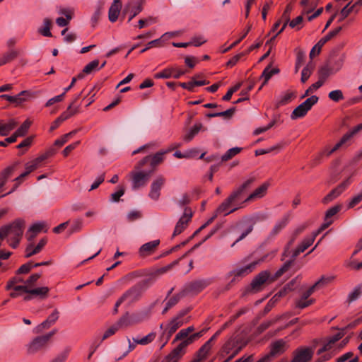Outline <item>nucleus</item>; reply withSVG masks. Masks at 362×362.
Segmentation results:
<instances>
[{
	"label": "nucleus",
	"mask_w": 362,
	"mask_h": 362,
	"mask_svg": "<svg viewBox=\"0 0 362 362\" xmlns=\"http://www.w3.org/2000/svg\"><path fill=\"white\" fill-rule=\"evenodd\" d=\"M21 275L16 273V276L7 282L6 290L11 291L10 297L14 298L26 294L24 300H29L34 296L45 293L43 287L34 288L37 280L42 276V274H32L27 279H24Z\"/></svg>",
	"instance_id": "f257e3e1"
},
{
	"label": "nucleus",
	"mask_w": 362,
	"mask_h": 362,
	"mask_svg": "<svg viewBox=\"0 0 362 362\" xmlns=\"http://www.w3.org/2000/svg\"><path fill=\"white\" fill-rule=\"evenodd\" d=\"M255 182V177H250L241 184L237 189H235L230 195L217 208L216 213L218 214H223L224 216L234 212L239 207L231 208L232 205L241 199L242 194L250 187L252 184ZM241 206H240V208Z\"/></svg>",
	"instance_id": "f03ea898"
},
{
	"label": "nucleus",
	"mask_w": 362,
	"mask_h": 362,
	"mask_svg": "<svg viewBox=\"0 0 362 362\" xmlns=\"http://www.w3.org/2000/svg\"><path fill=\"white\" fill-rule=\"evenodd\" d=\"M291 267V262H286L274 275H271L269 271H263L259 273L251 283V288L254 292H258L262 289L266 283H272L278 279Z\"/></svg>",
	"instance_id": "7ed1b4c3"
},
{
	"label": "nucleus",
	"mask_w": 362,
	"mask_h": 362,
	"mask_svg": "<svg viewBox=\"0 0 362 362\" xmlns=\"http://www.w3.org/2000/svg\"><path fill=\"white\" fill-rule=\"evenodd\" d=\"M245 346L238 336H230L224 343L220 351L222 357L227 356L224 362H228L233 358Z\"/></svg>",
	"instance_id": "20e7f679"
},
{
	"label": "nucleus",
	"mask_w": 362,
	"mask_h": 362,
	"mask_svg": "<svg viewBox=\"0 0 362 362\" xmlns=\"http://www.w3.org/2000/svg\"><path fill=\"white\" fill-rule=\"evenodd\" d=\"M24 227V221L18 219L10 226L1 228L0 230H3V233H5V237L8 238L10 245L16 247L23 235Z\"/></svg>",
	"instance_id": "39448f33"
},
{
	"label": "nucleus",
	"mask_w": 362,
	"mask_h": 362,
	"mask_svg": "<svg viewBox=\"0 0 362 362\" xmlns=\"http://www.w3.org/2000/svg\"><path fill=\"white\" fill-rule=\"evenodd\" d=\"M259 262H252L247 265L237 267L227 274V279H230L228 286H230L239 281L243 277L252 273L257 267Z\"/></svg>",
	"instance_id": "423d86ee"
},
{
	"label": "nucleus",
	"mask_w": 362,
	"mask_h": 362,
	"mask_svg": "<svg viewBox=\"0 0 362 362\" xmlns=\"http://www.w3.org/2000/svg\"><path fill=\"white\" fill-rule=\"evenodd\" d=\"M151 316V310L145 308L129 315L127 313L119 318V323L127 325V327L141 323L148 320Z\"/></svg>",
	"instance_id": "0eeeda50"
},
{
	"label": "nucleus",
	"mask_w": 362,
	"mask_h": 362,
	"mask_svg": "<svg viewBox=\"0 0 362 362\" xmlns=\"http://www.w3.org/2000/svg\"><path fill=\"white\" fill-rule=\"evenodd\" d=\"M16 167L17 164H14L13 165L6 168L0 173V197H2L8 194L11 193L22 182L21 180L15 181L16 184L13 186V187H12L9 191L6 192V187H5L6 183L8 179L13 175L14 171L16 170Z\"/></svg>",
	"instance_id": "6e6552de"
},
{
	"label": "nucleus",
	"mask_w": 362,
	"mask_h": 362,
	"mask_svg": "<svg viewBox=\"0 0 362 362\" xmlns=\"http://www.w3.org/2000/svg\"><path fill=\"white\" fill-rule=\"evenodd\" d=\"M168 152H169V151H160L156 153L155 154L145 156L137 163L135 168L142 169L146 164L149 163L151 168L154 170L158 165L163 162L165 159V155Z\"/></svg>",
	"instance_id": "1a4fd4ad"
},
{
	"label": "nucleus",
	"mask_w": 362,
	"mask_h": 362,
	"mask_svg": "<svg viewBox=\"0 0 362 362\" xmlns=\"http://www.w3.org/2000/svg\"><path fill=\"white\" fill-rule=\"evenodd\" d=\"M81 94L76 95L74 100L69 105L66 110L64 111L59 117H57L55 119V121L51 124L49 128V130L51 132L56 129L62 122L78 112L79 105H76V101L78 100Z\"/></svg>",
	"instance_id": "9d476101"
},
{
	"label": "nucleus",
	"mask_w": 362,
	"mask_h": 362,
	"mask_svg": "<svg viewBox=\"0 0 362 362\" xmlns=\"http://www.w3.org/2000/svg\"><path fill=\"white\" fill-rule=\"evenodd\" d=\"M318 100L319 98L316 95H312L307 98L293 110L291 118L296 119L305 117L312 107L317 103Z\"/></svg>",
	"instance_id": "9b49d317"
},
{
	"label": "nucleus",
	"mask_w": 362,
	"mask_h": 362,
	"mask_svg": "<svg viewBox=\"0 0 362 362\" xmlns=\"http://www.w3.org/2000/svg\"><path fill=\"white\" fill-rule=\"evenodd\" d=\"M132 188L137 189L146 185L151 177V172H144L136 169L131 173Z\"/></svg>",
	"instance_id": "f8f14e48"
},
{
	"label": "nucleus",
	"mask_w": 362,
	"mask_h": 362,
	"mask_svg": "<svg viewBox=\"0 0 362 362\" xmlns=\"http://www.w3.org/2000/svg\"><path fill=\"white\" fill-rule=\"evenodd\" d=\"M166 182L163 175L157 176L151 182L148 197L153 201H158L160 196V191Z\"/></svg>",
	"instance_id": "ddd939ff"
},
{
	"label": "nucleus",
	"mask_w": 362,
	"mask_h": 362,
	"mask_svg": "<svg viewBox=\"0 0 362 362\" xmlns=\"http://www.w3.org/2000/svg\"><path fill=\"white\" fill-rule=\"evenodd\" d=\"M45 156L42 155L35 159L28 162L25 164V172L20 175L18 177H16L14 181H23V179L31 172L38 169L40 167H42L45 163Z\"/></svg>",
	"instance_id": "4468645a"
},
{
	"label": "nucleus",
	"mask_w": 362,
	"mask_h": 362,
	"mask_svg": "<svg viewBox=\"0 0 362 362\" xmlns=\"http://www.w3.org/2000/svg\"><path fill=\"white\" fill-rule=\"evenodd\" d=\"M318 233H313L310 235L305 237L298 247L293 251L291 255L292 259L290 261L291 264L300 253L303 252L308 249L314 242Z\"/></svg>",
	"instance_id": "2eb2a0df"
},
{
	"label": "nucleus",
	"mask_w": 362,
	"mask_h": 362,
	"mask_svg": "<svg viewBox=\"0 0 362 362\" xmlns=\"http://www.w3.org/2000/svg\"><path fill=\"white\" fill-rule=\"evenodd\" d=\"M267 217L268 216L266 214H256L252 219L247 220L246 229L242 233L240 236L231 245V247H233L236 243L245 238L249 233H250L252 231L254 224L256 221L265 220L267 218Z\"/></svg>",
	"instance_id": "dca6fc26"
},
{
	"label": "nucleus",
	"mask_w": 362,
	"mask_h": 362,
	"mask_svg": "<svg viewBox=\"0 0 362 362\" xmlns=\"http://www.w3.org/2000/svg\"><path fill=\"white\" fill-rule=\"evenodd\" d=\"M350 178H348L346 180H344L336 188L332 189L327 196H325L322 199V202L324 204H327L329 202L334 199L335 198H337V197H339L346 189V187L350 185Z\"/></svg>",
	"instance_id": "f3484780"
},
{
	"label": "nucleus",
	"mask_w": 362,
	"mask_h": 362,
	"mask_svg": "<svg viewBox=\"0 0 362 362\" xmlns=\"http://www.w3.org/2000/svg\"><path fill=\"white\" fill-rule=\"evenodd\" d=\"M142 293L141 289L139 286H134L126 291L121 297L120 301L131 304L139 299Z\"/></svg>",
	"instance_id": "a211bd4d"
},
{
	"label": "nucleus",
	"mask_w": 362,
	"mask_h": 362,
	"mask_svg": "<svg viewBox=\"0 0 362 362\" xmlns=\"http://www.w3.org/2000/svg\"><path fill=\"white\" fill-rule=\"evenodd\" d=\"M191 218V211L188 209H185L184 214L180 217L175 226L173 237L180 235L187 228Z\"/></svg>",
	"instance_id": "6ab92c4d"
},
{
	"label": "nucleus",
	"mask_w": 362,
	"mask_h": 362,
	"mask_svg": "<svg viewBox=\"0 0 362 362\" xmlns=\"http://www.w3.org/2000/svg\"><path fill=\"white\" fill-rule=\"evenodd\" d=\"M218 337V333H215L204 345L201 346L197 352L198 360H194L192 362H199L206 358L210 352L214 341Z\"/></svg>",
	"instance_id": "aec40b11"
},
{
	"label": "nucleus",
	"mask_w": 362,
	"mask_h": 362,
	"mask_svg": "<svg viewBox=\"0 0 362 362\" xmlns=\"http://www.w3.org/2000/svg\"><path fill=\"white\" fill-rule=\"evenodd\" d=\"M207 331V329H203L200 332L197 333H194L191 334L188 338L185 339L183 341H181L177 347H175L177 351H179L182 355L185 353L186 348L192 344L194 341L197 340L199 338L202 337L205 332Z\"/></svg>",
	"instance_id": "412c9836"
},
{
	"label": "nucleus",
	"mask_w": 362,
	"mask_h": 362,
	"mask_svg": "<svg viewBox=\"0 0 362 362\" xmlns=\"http://www.w3.org/2000/svg\"><path fill=\"white\" fill-rule=\"evenodd\" d=\"M362 130V124H359L354 127L352 129H351L348 133L344 134L343 137L341 139V140L336 144V145L327 153V156H329L332 153H334L335 151L339 149L344 143H346L347 141H349L354 135L357 134L358 132Z\"/></svg>",
	"instance_id": "4be33fe9"
},
{
	"label": "nucleus",
	"mask_w": 362,
	"mask_h": 362,
	"mask_svg": "<svg viewBox=\"0 0 362 362\" xmlns=\"http://www.w3.org/2000/svg\"><path fill=\"white\" fill-rule=\"evenodd\" d=\"M185 312H181L176 317L173 318L167 325L166 332L170 335L175 333L182 325L186 323L187 321H185L182 317L185 315Z\"/></svg>",
	"instance_id": "5701e85b"
},
{
	"label": "nucleus",
	"mask_w": 362,
	"mask_h": 362,
	"mask_svg": "<svg viewBox=\"0 0 362 362\" xmlns=\"http://www.w3.org/2000/svg\"><path fill=\"white\" fill-rule=\"evenodd\" d=\"M288 348V341L284 339H279L271 344L269 354L272 357L281 355Z\"/></svg>",
	"instance_id": "b1692460"
},
{
	"label": "nucleus",
	"mask_w": 362,
	"mask_h": 362,
	"mask_svg": "<svg viewBox=\"0 0 362 362\" xmlns=\"http://www.w3.org/2000/svg\"><path fill=\"white\" fill-rule=\"evenodd\" d=\"M45 345V337L44 335L38 336L33 339L28 346V353L34 354L42 350Z\"/></svg>",
	"instance_id": "393cba45"
},
{
	"label": "nucleus",
	"mask_w": 362,
	"mask_h": 362,
	"mask_svg": "<svg viewBox=\"0 0 362 362\" xmlns=\"http://www.w3.org/2000/svg\"><path fill=\"white\" fill-rule=\"evenodd\" d=\"M160 244L159 240H155L148 243H146L141 246L139 250V254L141 257H147L153 253L157 250L158 245Z\"/></svg>",
	"instance_id": "a878e982"
},
{
	"label": "nucleus",
	"mask_w": 362,
	"mask_h": 362,
	"mask_svg": "<svg viewBox=\"0 0 362 362\" xmlns=\"http://www.w3.org/2000/svg\"><path fill=\"white\" fill-rule=\"evenodd\" d=\"M268 184H263L259 187H257L252 193H251L243 202V203L245 202H252L254 200L262 198L265 196L267 192L268 189Z\"/></svg>",
	"instance_id": "bb28decb"
},
{
	"label": "nucleus",
	"mask_w": 362,
	"mask_h": 362,
	"mask_svg": "<svg viewBox=\"0 0 362 362\" xmlns=\"http://www.w3.org/2000/svg\"><path fill=\"white\" fill-rule=\"evenodd\" d=\"M211 284V279H198L190 283L189 289L192 291L199 293Z\"/></svg>",
	"instance_id": "cd10ccee"
},
{
	"label": "nucleus",
	"mask_w": 362,
	"mask_h": 362,
	"mask_svg": "<svg viewBox=\"0 0 362 362\" xmlns=\"http://www.w3.org/2000/svg\"><path fill=\"white\" fill-rule=\"evenodd\" d=\"M121 8L122 4L120 0H114L108 12V18L110 21L113 23L117 20Z\"/></svg>",
	"instance_id": "c85d7f7f"
},
{
	"label": "nucleus",
	"mask_w": 362,
	"mask_h": 362,
	"mask_svg": "<svg viewBox=\"0 0 362 362\" xmlns=\"http://www.w3.org/2000/svg\"><path fill=\"white\" fill-rule=\"evenodd\" d=\"M45 228L43 222L35 223L32 225L26 233L28 241H32Z\"/></svg>",
	"instance_id": "c756f323"
},
{
	"label": "nucleus",
	"mask_w": 362,
	"mask_h": 362,
	"mask_svg": "<svg viewBox=\"0 0 362 362\" xmlns=\"http://www.w3.org/2000/svg\"><path fill=\"white\" fill-rule=\"evenodd\" d=\"M16 126V123L13 120H10L8 122L0 121V135H8L9 132L15 128Z\"/></svg>",
	"instance_id": "7c9ffc66"
},
{
	"label": "nucleus",
	"mask_w": 362,
	"mask_h": 362,
	"mask_svg": "<svg viewBox=\"0 0 362 362\" xmlns=\"http://www.w3.org/2000/svg\"><path fill=\"white\" fill-rule=\"evenodd\" d=\"M279 69L277 68H271V66H267L263 71L261 78H264L262 86L265 85L268 81L272 78L274 74H278Z\"/></svg>",
	"instance_id": "2f4dec72"
},
{
	"label": "nucleus",
	"mask_w": 362,
	"mask_h": 362,
	"mask_svg": "<svg viewBox=\"0 0 362 362\" xmlns=\"http://www.w3.org/2000/svg\"><path fill=\"white\" fill-rule=\"evenodd\" d=\"M18 55V52L16 50H11L0 57V66L6 64L14 59Z\"/></svg>",
	"instance_id": "473e14b6"
},
{
	"label": "nucleus",
	"mask_w": 362,
	"mask_h": 362,
	"mask_svg": "<svg viewBox=\"0 0 362 362\" xmlns=\"http://www.w3.org/2000/svg\"><path fill=\"white\" fill-rule=\"evenodd\" d=\"M127 325L124 324L119 323V320L112 326H111L110 328H108L104 333L102 340H105L110 337V336L115 334V332L122 327H127Z\"/></svg>",
	"instance_id": "72a5a7b5"
},
{
	"label": "nucleus",
	"mask_w": 362,
	"mask_h": 362,
	"mask_svg": "<svg viewBox=\"0 0 362 362\" xmlns=\"http://www.w3.org/2000/svg\"><path fill=\"white\" fill-rule=\"evenodd\" d=\"M44 247V240H41L40 243L34 246L30 244L26 248V257H29L33 255L38 253Z\"/></svg>",
	"instance_id": "f704fd0d"
},
{
	"label": "nucleus",
	"mask_w": 362,
	"mask_h": 362,
	"mask_svg": "<svg viewBox=\"0 0 362 362\" xmlns=\"http://www.w3.org/2000/svg\"><path fill=\"white\" fill-rule=\"evenodd\" d=\"M342 335L340 333L333 336L329 339L327 343H326L321 349L318 350L317 354H321L322 353L329 350L332 348V345L339 341Z\"/></svg>",
	"instance_id": "c9c22d12"
},
{
	"label": "nucleus",
	"mask_w": 362,
	"mask_h": 362,
	"mask_svg": "<svg viewBox=\"0 0 362 362\" xmlns=\"http://www.w3.org/2000/svg\"><path fill=\"white\" fill-rule=\"evenodd\" d=\"M293 98V93L292 92L287 91L284 93L276 101V107L278 108L289 103L292 100Z\"/></svg>",
	"instance_id": "e433bc0d"
},
{
	"label": "nucleus",
	"mask_w": 362,
	"mask_h": 362,
	"mask_svg": "<svg viewBox=\"0 0 362 362\" xmlns=\"http://www.w3.org/2000/svg\"><path fill=\"white\" fill-rule=\"evenodd\" d=\"M202 124H194L190 129L189 132L187 133L184 136V138H183L184 140L185 141H187V142L191 141L199 133V132L202 129Z\"/></svg>",
	"instance_id": "4c0bfd02"
},
{
	"label": "nucleus",
	"mask_w": 362,
	"mask_h": 362,
	"mask_svg": "<svg viewBox=\"0 0 362 362\" xmlns=\"http://www.w3.org/2000/svg\"><path fill=\"white\" fill-rule=\"evenodd\" d=\"M30 97H31V93L28 90H23L19 94L13 96L12 103L20 105L24 101H26Z\"/></svg>",
	"instance_id": "58836bf2"
},
{
	"label": "nucleus",
	"mask_w": 362,
	"mask_h": 362,
	"mask_svg": "<svg viewBox=\"0 0 362 362\" xmlns=\"http://www.w3.org/2000/svg\"><path fill=\"white\" fill-rule=\"evenodd\" d=\"M175 71V68L174 66L168 67L163 71L158 72L154 74V78H170L172 77L173 72Z\"/></svg>",
	"instance_id": "ea45409f"
},
{
	"label": "nucleus",
	"mask_w": 362,
	"mask_h": 362,
	"mask_svg": "<svg viewBox=\"0 0 362 362\" xmlns=\"http://www.w3.org/2000/svg\"><path fill=\"white\" fill-rule=\"evenodd\" d=\"M180 259H176L175 261H173V262H171L170 264L165 266V267H160L159 269H157L154 273H153V275L155 276H158L160 275H162L165 273H166L167 272L170 271L171 269H173L175 265L178 264L179 262H180Z\"/></svg>",
	"instance_id": "a19ab883"
},
{
	"label": "nucleus",
	"mask_w": 362,
	"mask_h": 362,
	"mask_svg": "<svg viewBox=\"0 0 362 362\" xmlns=\"http://www.w3.org/2000/svg\"><path fill=\"white\" fill-rule=\"evenodd\" d=\"M156 334L155 332H151L140 339H133V340L137 344L147 345L152 342L156 339Z\"/></svg>",
	"instance_id": "79ce46f5"
},
{
	"label": "nucleus",
	"mask_w": 362,
	"mask_h": 362,
	"mask_svg": "<svg viewBox=\"0 0 362 362\" xmlns=\"http://www.w3.org/2000/svg\"><path fill=\"white\" fill-rule=\"evenodd\" d=\"M44 264H45V263H44V262H42L40 264H34L33 262H28L26 264L21 265V267L16 272V273H18L20 274H28L30 272V270L33 268L36 267L39 265H44Z\"/></svg>",
	"instance_id": "37998d69"
},
{
	"label": "nucleus",
	"mask_w": 362,
	"mask_h": 362,
	"mask_svg": "<svg viewBox=\"0 0 362 362\" xmlns=\"http://www.w3.org/2000/svg\"><path fill=\"white\" fill-rule=\"evenodd\" d=\"M315 302L314 298L305 299L303 300V298H299L295 301V306L297 308L303 309L311 305H313Z\"/></svg>",
	"instance_id": "c03bdc74"
},
{
	"label": "nucleus",
	"mask_w": 362,
	"mask_h": 362,
	"mask_svg": "<svg viewBox=\"0 0 362 362\" xmlns=\"http://www.w3.org/2000/svg\"><path fill=\"white\" fill-rule=\"evenodd\" d=\"M313 70V65L312 63H309L307 66L303 68L301 72V78L300 81L302 83H305L308 79L310 78L312 74Z\"/></svg>",
	"instance_id": "a18cd8bd"
},
{
	"label": "nucleus",
	"mask_w": 362,
	"mask_h": 362,
	"mask_svg": "<svg viewBox=\"0 0 362 362\" xmlns=\"http://www.w3.org/2000/svg\"><path fill=\"white\" fill-rule=\"evenodd\" d=\"M183 355L175 348L165 358V362H178Z\"/></svg>",
	"instance_id": "49530a36"
},
{
	"label": "nucleus",
	"mask_w": 362,
	"mask_h": 362,
	"mask_svg": "<svg viewBox=\"0 0 362 362\" xmlns=\"http://www.w3.org/2000/svg\"><path fill=\"white\" fill-rule=\"evenodd\" d=\"M98 66L99 61L98 59L93 60L85 66L83 68V73L89 74L94 71L99 70L100 68H99Z\"/></svg>",
	"instance_id": "de8ad7c7"
},
{
	"label": "nucleus",
	"mask_w": 362,
	"mask_h": 362,
	"mask_svg": "<svg viewBox=\"0 0 362 362\" xmlns=\"http://www.w3.org/2000/svg\"><path fill=\"white\" fill-rule=\"evenodd\" d=\"M241 151L240 148L235 147L232 148L226 151L221 157L222 161H227L231 159L233 157L238 154Z\"/></svg>",
	"instance_id": "09e8293b"
},
{
	"label": "nucleus",
	"mask_w": 362,
	"mask_h": 362,
	"mask_svg": "<svg viewBox=\"0 0 362 362\" xmlns=\"http://www.w3.org/2000/svg\"><path fill=\"white\" fill-rule=\"evenodd\" d=\"M70 351V348H66L58 355H57L54 358H52L49 362H65Z\"/></svg>",
	"instance_id": "8fccbe9b"
},
{
	"label": "nucleus",
	"mask_w": 362,
	"mask_h": 362,
	"mask_svg": "<svg viewBox=\"0 0 362 362\" xmlns=\"http://www.w3.org/2000/svg\"><path fill=\"white\" fill-rule=\"evenodd\" d=\"M332 280V277L330 276H322L317 281H316L313 286L317 289L319 290L325 286H327L329 283H330Z\"/></svg>",
	"instance_id": "3c124183"
},
{
	"label": "nucleus",
	"mask_w": 362,
	"mask_h": 362,
	"mask_svg": "<svg viewBox=\"0 0 362 362\" xmlns=\"http://www.w3.org/2000/svg\"><path fill=\"white\" fill-rule=\"evenodd\" d=\"M156 148V144H154V143H149V144H145V145L139 147V148L134 150L132 152V155H135V154H137V153H144V152H147V151H151L155 150Z\"/></svg>",
	"instance_id": "603ef678"
},
{
	"label": "nucleus",
	"mask_w": 362,
	"mask_h": 362,
	"mask_svg": "<svg viewBox=\"0 0 362 362\" xmlns=\"http://www.w3.org/2000/svg\"><path fill=\"white\" fill-rule=\"evenodd\" d=\"M362 294V284L356 286L348 296V300L352 302L358 299Z\"/></svg>",
	"instance_id": "864d4df0"
},
{
	"label": "nucleus",
	"mask_w": 362,
	"mask_h": 362,
	"mask_svg": "<svg viewBox=\"0 0 362 362\" xmlns=\"http://www.w3.org/2000/svg\"><path fill=\"white\" fill-rule=\"evenodd\" d=\"M158 18L156 17L150 16L146 19H140L138 22V27L139 29L144 28L146 26L157 23Z\"/></svg>",
	"instance_id": "5fc2aeb1"
},
{
	"label": "nucleus",
	"mask_w": 362,
	"mask_h": 362,
	"mask_svg": "<svg viewBox=\"0 0 362 362\" xmlns=\"http://www.w3.org/2000/svg\"><path fill=\"white\" fill-rule=\"evenodd\" d=\"M324 83V81L322 79L318 80L316 83L312 84L303 95L302 98H305L308 96L310 93H313L319 88H320Z\"/></svg>",
	"instance_id": "6e6d98bb"
},
{
	"label": "nucleus",
	"mask_w": 362,
	"mask_h": 362,
	"mask_svg": "<svg viewBox=\"0 0 362 362\" xmlns=\"http://www.w3.org/2000/svg\"><path fill=\"white\" fill-rule=\"evenodd\" d=\"M341 30V27H338L336 29L329 32L324 37L320 40V45H325L327 42L330 40L332 37L336 36Z\"/></svg>",
	"instance_id": "4d7b16f0"
},
{
	"label": "nucleus",
	"mask_w": 362,
	"mask_h": 362,
	"mask_svg": "<svg viewBox=\"0 0 362 362\" xmlns=\"http://www.w3.org/2000/svg\"><path fill=\"white\" fill-rule=\"evenodd\" d=\"M68 28H64L62 31V35L64 36V40L66 42L71 43L76 39L77 35L74 32L68 33Z\"/></svg>",
	"instance_id": "13d9d810"
},
{
	"label": "nucleus",
	"mask_w": 362,
	"mask_h": 362,
	"mask_svg": "<svg viewBox=\"0 0 362 362\" xmlns=\"http://www.w3.org/2000/svg\"><path fill=\"white\" fill-rule=\"evenodd\" d=\"M328 97L334 102H339L344 99V95L341 90H334L329 92Z\"/></svg>",
	"instance_id": "bf43d9fd"
},
{
	"label": "nucleus",
	"mask_w": 362,
	"mask_h": 362,
	"mask_svg": "<svg viewBox=\"0 0 362 362\" xmlns=\"http://www.w3.org/2000/svg\"><path fill=\"white\" fill-rule=\"evenodd\" d=\"M179 299H180V298L177 296H173L172 298H170L166 302L165 306L163 310L162 311V314H165L169 309H170L174 305H175L177 303V302L179 301Z\"/></svg>",
	"instance_id": "052dcab7"
},
{
	"label": "nucleus",
	"mask_w": 362,
	"mask_h": 362,
	"mask_svg": "<svg viewBox=\"0 0 362 362\" xmlns=\"http://www.w3.org/2000/svg\"><path fill=\"white\" fill-rule=\"evenodd\" d=\"M58 319L59 312L56 309H54L49 315L47 317V327L55 324Z\"/></svg>",
	"instance_id": "680f3d73"
},
{
	"label": "nucleus",
	"mask_w": 362,
	"mask_h": 362,
	"mask_svg": "<svg viewBox=\"0 0 362 362\" xmlns=\"http://www.w3.org/2000/svg\"><path fill=\"white\" fill-rule=\"evenodd\" d=\"M30 124L31 122L30 121V119H26L16 131L17 135H19L20 136L25 135L27 133L28 129L30 128Z\"/></svg>",
	"instance_id": "e2e57ef3"
},
{
	"label": "nucleus",
	"mask_w": 362,
	"mask_h": 362,
	"mask_svg": "<svg viewBox=\"0 0 362 362\" xmlns=\"http://www.w3.org/2000/svg\"><path fill=\"white\" fill-rule=\"evenodd\" d=\"M286 225V220H281L276 223L271 231V235L274 236L277 235Z\"/></svg>",
	"instance_id": "0e129e2a"
},
{
	"label": "nucleus",
	"mask_w": 362,
	"mask_h": 362,
	"mask_svg": "<svg viewBox=\"0 0 362 362\" xmlns=\"http://www.w3.org/2000/svg\"><path fill=\"white\" fill-rule=\"evenodd\" d=\"M351 3H349L346 6H345L340 11V18L339 21H344L346 18L349 16V15L353 12V7H349Z\"/></svg>",
	"instance_id": "69168bd1"
},
{
	"label": "nucleus",
	"mask_w": 362,
	"mask_h": 362,
	"mask_svg": "<svg viewBox=\"0 0 362 362\" xmlns=\"http://www.w3.org/2000/svg\"><path fill=\"white\" fill-rule=\"evenodd\" d=\"M64 144L62 140L59 138L54 141V147H52L47 151V156H52L56 153L58 148H61Z\"/></svg>",
	"instance_id": "338daca9"
},
{
	"label": "nucleus",
	"mask_w": 362,
	"mask_h": 362,
	"mask_svg": "<svg viewBox=\"0 0 362 362\" xmlns=\"http://www.w3.org/2000/svg\"><path fill=\"white\" fill-rule=\"evenodd\" d=\"M362 201V191L358 194L355 195L349 202L348 204V208L351 209L354 208L356 204L360 203Z\"/></svg>",
	"instance_id": "774afa93"
}]
</instances>
